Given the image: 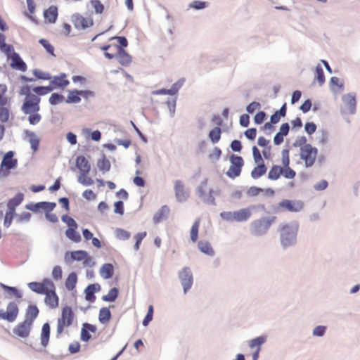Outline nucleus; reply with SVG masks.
Here are the masks:
<instances>
[{"instance_id":"nucleus-1","label":"nucleus","mask_w":360,"mask_h":360,"mask_svg":"<svg viewBox=\"0 0 360 360\" xmlns=\"http://www.w3.org/2000/svg\"><path fill=\"white\" fill-rule=\"evenodd\" d=\"M28 287L37 294L45 295V304L51 309L58 307L59 298L56 292V286L50 278H44L41 282H31Z\"/></svg>"},{"instance_id":"nucleus-2","label":"nucleus","mask_w":360,"mask_h":360,"mask_svg":"<svg viewBox=\"0 0 360 360\" xmlns=\"http://www.w3.org/2000/svg\"><path fill=\"white\" fill-rule=\"evenodd\" d=\"M20 94L25 96L22 105V111L25 114L38 112L40 110V98L31 91V86L25 85L21 87Z\"/></svg>"},{"instance_id":"nucleus-3","label":"nucleus","mask_w":360,"mask_h":360,"mask_svg":"<svg viewBox=\"0 0 360 360\" xmlns=\"http://www.w3.org/2000/svg\"><path fill=\"white\" fill-rule=\"evenodd\" d=\"M299 224L296 221L282 224L280 228L281 244L286 247L292 245L296 241Z\"/></svg>"},{"instance_id":"nucleus-4","label":"nucleus","mask_w":360,"mask_h":360,"mask_svg":"<svg viewBox=\"0 0 360 360\" xmlns=\"http://www.w3.org/2000/svg\"><path fill=\"white\" fill-rule=\"evenodd\" d=\"M76 316L70 306H65L61 311L60 317L57 321L56 336L59 338L65 331V329L71 326L75 321Z\"/></svg>"},{"instance_id":"nucleus-5","label":"nucleus","mask_w":360,"mask_h":360,"mask_svg":"<svg viewBox=\"0 0 360 360\" xmlns=\"http://www.w3.org/2000/svg\"><path fill=\"white\" fill-rule=\"evenodd\" d=\"M7 86L4 84H0V122L4 123L8 120L9 110L5 106L9 103L10 99L5 96ZM5 129L0 124V141L3 139Z\"/></svg>"},{"instance_id":"nucleus-6","label":"nucleus","mask_w":360,"mask_h":360,"mask_svg":"<svg viewBox=\"0 0 360 360\" xmlns=\"http://www.w3.org/2000/svg\"><path fill=\"white\" fill-rule=\"evenodd\" d=\"M255 207V206L252 205L234 212H223L220 214V217L222 219L230 222L245 221L251 217L252 211Z\"/></svg>"},{"instance_id":"nucleus-7","label":"nucleus","mask_w":360,"mask_h":360,"mask_svg":"<svg viewBox=\"0 0 360 360\" xmlns=\"http://www.w3.org/2000/svg\"><path fill=\"white\" fill-rule=\"evenodd\" d=\"M276 220V217L275 216L262 217L259 219L254 220L251 223V233L255 236L264 234Z\"/></svg>"},{"instance_id":"nucleus-8","label":"nucleus","mask_w":360,"mask_h":360,"mask_svg":"<svg viewBox=\"0 0 360 360\" xmlns=\"http://www.w3.org/2000/svg\"><path fill=\"white\" fill-rule=\"evenodd\" d=\"M66 262L70 261H82L84 266H94L95 262L91 256L85 250H75L67 252L65 255Z\"/></svg>"},{"instance_id":"nucleus-9","label":"nucleus","mask_w":360,"mask_h":360,"mask_svg":"<svg viewBox=\"0 0 360 360\" xmlns=\"http://www.w3.org/2000/svg\"><path fill=\"white\" fill-rule=\"evenodd\" d=\"M300 158L304 162L305 167H309L314 165L318 150L311 144H305L300 147Z\"/></svg>"},{"instance_id":"nucleus-10","label":"nucleus","mask_w":360,"mask_h":360,"mask_svg":"<svg viewBox=\"0 0 360 360\" xmlns=\"http://www.w3.org/2000/svg\"><path fill=\"white\" fill-rule=\"evenodd\" d=\"M230 162L231 165L226 172V175L231 179H235L240 176L244 160L242 157L233 154L230 156Z\"/></svg>"},{"instance_id":"nucleus-11","label":"nucleus","mask_w":360,"mask_h":360,"mask_svg":"<svg viewBox=\"0 0 360 360\" xmlns=\"http://www.w3.org/2000/svg\"><path fill=\"white\" fill-rule=\"evenodd\" d=\"M283 175L285 179H292L296 176V172L293 169H283L282 167L279 165H273L269 173L268 178L270 180L276 181Z\"/></svg>"},{"instance_id":"nucleus-12","label":"nucleus","mask_w":360,"mask_h":360,"mask_svg":"<svg viewBox=\"0 0 360 360\" xmlns=\"http://www.w3.org/2000/svg\"><path fill=\"white\" fill-rule=\"evenodd\" d=\"M18 313L19 309L17 304L11 302L8 304L6 309H0V319L8 322H14L18 316Z\"/></svg>"},{"instance_id":"nucleus-13","label":"nucleus","mask_w":360,"mask_h":360,"mask_svg":"<svg viewBox=\"0 0 360 360\" xmlns=\"http://www.w3.org/2000/svg\"><path fill=\"white\" fill-rule=\"evenodd\" d=\"M179 277L183 286L184 293L190 290L193 283V278L191 271L188 267H184L179 273Z\"/></svg>"},{"instance_id":"nucleus-14","label":"nucleus","mask_w":360,"mask_h":360,"mask_svg":"<svg viewBox=\"0 0 360 360\" xmlns=\"http://www.w3.org/2000/svg\"><path fill=\"white\" fill-rule=\"evenodd\" d=\"M278 207L291 212H297L302 210L304 205L300 200H283L279 202Z\"/></svg>"},{"instance_id":"nucleus-15","label":"nucleus","mask_w":360,"mask_h":360,"mask_svg":"<svg viewBox=\"0 0 360 360\" xmlns=\"http://www.w3.org/2000/svg\"><path fill=\"white\" fill-rule=\"evenodd\" d=\"M72 22L77 30H85L93 25V20L91 18H86L79 13L72 16Z\"/></svg>"},{"instance_id":"nucleus-16","label":"nucleus","mask_w":360,"mask_h":360,"mask_svg":"<svg viewBox=\"0 0 360 360\" xmlns=\"http://www.w3.org/2000/svg\"><path fill=\"white\" fill-rule=\"evenodd\" d=\"M174 188L176 198L179 202H184L188 198L189 193L185 188L184 184L182 181H175Z\"/></svg>"},{"instance_id":"nucleus-17","label":"nucleus","mask_w":360,"mask_h":360,"mask_svg":"<svg viewBox=\"0 0 360 360\" xmlns=\"http://www.w3.org/2000/svg\"><path fill=\"white\" fill-rule=\"evenodd\" d=\"M32 326L28 322L22 321L13 328V332L16 337L27 338L30 335Z\"/></svg>"},{"instance_id":"nucleus-18","label":"nucleus","mask_w":360,"mask_h":360,"mask_svg":"<svg viewBox=\"0 0 360 360\" xmlns=\"http://www.w3.org/2000/svg\"><path fill=\"white\" fill-rule=\"evenodd\" d=\"M14 153L13 151L7 152L1 163V168L6 170H10L17 166L18 160L13 158Z\"/></svg>"},{"instance_id":"nucleus-19","label":"nucleus","mask_w":360,"mask_h":360,"mask_svg":"<svg viewBox=\"0 0 360 360\" xmlns=\"http://www.w3.org/2000/svg\"><path fill=\"white\" fill-rule=\"evenodd\" d=\"M101 49L104 51L105 56L108 59L115 58L119 51H121V46L118 44H110L101 46Z\"/></svg>"},{"instance_id":"nucleus-20","label":"nucleus","mask_w":360,"mask_h":360,"mask_svg":"<svg viewBox=\"0 0 360 360\" xmlns=\"http://www.w3.org/2000/svg\"><path fill=\"white\" fill-rule=\"evenodd\" d=\"M67 76L65 73H61L58 76H55L50 82V86L53 88V90L57 88H65L66 87L70 82L66 79Z\"/></svg>"},{"instance_id":"nucleus-21","label":"nucleus","mask_w":360,"mask_h":360,"mask_svg":"<svg viewBox=\"0 0 360 360\" xmlns=\"http://www.w3.org/2000/svg\"><path fill=\"white\" fill-rule=\"evenodd\" d=\"M10 59L11 60V66L12 68L21 72H25L27 70V65L18 53H13Z\"/></svg>"},{"instance_id":"nucleus-22","label":"nucleus","mask_w":360,"mask_h":360,"mask_svg":"<svg viewBox=\"0 0 360 360\" xmlns=\"http://www.w3.org/2000/svg\"><path fill=\"white\" fill-rule=\"evenodd\" d=\"M184 83L183 80H179L178 82H175L171 89H161L159 90L153 91L152 92V94L153 95H159V94H168V95H175L179 89L182 86Z\"/></svg>"},{"instance_id":"nucleus-23","label":"nucleus","mask_w":360,"mask_h":360,"mask_svg":"<svg viewBox=\"0 0 360 360\" xmlns=\"http://www.w3.org/2000/svg\"><path fill=\"white\" fill-rule=\"evenodd\" d=\"M58 15V8L56 6H51L44 11L45 21L49 23H55Z\"/></svg>"},{"instance_id":"nucleus-24","label":"nucleus","mask_w":360,"mask_h":360,"mask_svg":"<svg viewBox=\"0 0 360 360\" xmlns=\"http://www.w3.org/2000/svg\"><path fill=\"white\" fill-rule=\"evenodd\" d=\"M76 167L81 173H89L91 170V165L88 160L83 155H79L76 159Z\"/></svg>"},{"instance_id":"nucleus-25","label":"nucleus","mask_w":360,"mask_h":360,"mask_svg":"<svg viewBox=\"0 0 360 360\" xmlns=\"http://www.w3.org/2000/svg\"><path fill=\"white\" fill-rule=\"evenodd\" d=\"M39 314V309L35 305H30L28 306L26 313H25V319L24 321L28 322L31 325H32L34 319L37 317Z\"/></svg>"},{"instance_id":"nucleus-26","label":"nucleus","mask_w":360,"mask_h":360,"mask_svg":"<svg viewBox=\"0 0 360 360\" xmlns=\"http://www.w3.org/2000/svg\"><path fill=\"white\" fill-rule=\"evenodd\" d=\"M115 58L122 66H129L132 60L131 56L122 47Z\"/></svg>"},{"instance_id":"nucleus-27","label":"nucleus","mask_w":360,"mask_h":360,"mask_svg":"<svg viewBox=\"0 0 360 360\" xmlns=\"http://www.w3.org/2000/svg\"><path fill=\"white\" fill-rule=\"evenodd\" d=\"M345 107L350 113H354L356 107V98L352 94L345 95L342 98Z\"/></svg>"},{"instance_id":"nucleus-28","label":"nucleus","mask_w":360,"mask_h":360,"mask_svg":"<svg viewBox=\"0 0 360 360\" xmlns=\"http://www.w3.org/2000/svg\"><path fill=\"white\" fill-rule=\"evenodd\" d=\"M169 213V208L167 205L162 206L153 216L155 223H159L165 219Z\"/></svg>"},{"instance_id":"nucleus-29","label":"nucleus","mask_w":360,"mask_h":360,"mask_svg":"<svg viewBox=\"0 0 360 360\" xmlns=\"http://www.w3.org/2000/svg\"><path fill=\"white\" fill-rule=\"evenodd\" d=\"M50 336V326L48 323H45L42 326L41 333V344L43 347H46L49 344Z\"/></svg>"},{"instance_id":"nucleus-30","label":"nucleus","mask_w":360,"mask_h":360,"mask_svg":"<svg viewBox=\"0 0 360 360\" xmlns=\"http://www.w3.org/2000/svg\"><path fill=\"white\" fill-rule=\"evenodd\" d=\"M114 274V267L111 264H104L100 269V275L104 279L110 278Z\"/></svg>"},{"instance_id":"nucleus-31","label":"nucleus","mask_w":360,"mask_h":360,"mask_svg":"<svg viewBox=\"0 0 360 360\" xmlns=\"http://www.w3.org/2000/svg\"><path fill=\"white\" fill-rule=\"evenodd\" d=\"M22 193H18L13 198L10 199L7 203L8 210L15 212V207L18 206L23 200Z\"/></svg>"},{"instance_id":"nucleus-32","label":"nucleus","mask_w":360,"mask_h":360,"mask_svg":"<svg viewBox=\"0 0 360 360\" xmlns=\"http://www.w3.org/2000/svg\"><path fill=\"white\" fill-rule=\"evenodd\" d=\"M266 167L264 163H258L257 166H256L251 172V176L254 179H257L260 178L262 176L266 174Z\"/></svg>"},{"instance_id":"nucleus-33","label":"nucleus","mask_w":360,"mask_h":360,"mask_svg":"<svg viewBox=\"0 0 360 360\" xmlns=\"http://www.w3.org/2000/svg\"><path fill=\"white\" fill-rule=\"evenodd\" d=\"M198 247L202 252L209 256H212L214 253L211 244L207 240L199 241Z\"/></svg>"},{"instance_id":"nucleus-34","label":"nucleus","mask_w":360,"mask_h":360,"mask_svg":"<svg viewBox=\"0 0 360 360\" xmlns=\"http://www.w3.org/2000/svg\"><path fill=\"white\" fill-rule=\"evenodd\" d=\"M101 290V286L98 283L89 285L84 290L86 299L91 300L94 298V293Z\"/></svg>"},{"instance_id":"nucleus-35","label":"nucleus","mask_w":360,"mask_h":360,"mask_svg":"<svg viewBox=\"0 0 360 360\" xmlns=\"http://www.w3.org/2000/svg\"><path fill=\"white\" fill-rule=\"evenodd\" d=\"M77 283V276L75 272L70 273L67 277L65 285V288L69 290H72L75 287Z\"/></svg>"},{"instance_id":"nucleus-36","label":"nucleus","mask_w":360,"mask_h":360,"mask_svg":"<svg viewBox=\"0 0 360 360\" xmlns=\"http://www.w3.org/2000/svg\"><path fill=\"white\" fill-rule=\"evenodd\" d=\"M111 313L109 308L103 307L99 311L98 319L103 324H107L110 321Z\"/></svg>"},{"instance_id":"nucleus-37","label":"nucleus","mask_w":360,"mask_h":360,"mask_svg":"<svg viewBox=\"0 0 360 360\" xmlns=\"http://www.w3.org/2000/svg\"><path fill=\"white\" fill-rule=\"evenodd\" d=\"M77 228H71L68 229L65 231V235L67 238L75 243H79L82 240L81 236L78 231H77Z\"/></svg>"},{"instance_id":"nucleus-38","label":"nucleus","mask_w":360,"mask_h":360,"mask_svg":"<svg viewBox=\"0 0 360 360\" xmlns=\"http://www.w3.org/2000/svg\"><path fill=\"white\" fill-rule=\"evenodd\" d=\"M97 167L99 169V170L103 172H106L110 170L111 165L110 161L107 159L105 155H103L102 158L98 160Z\"/></svg>"},{"instance_id":"nucleus-39","label":"nucleus","mask_w":360,"mask_h":360,"mask_svg":"<svg viewBox=\"0 0 360 360\" xmlns=\"http://www.w3.org/2000/svg\"><path fill=\"white\" fill-rule=\"evenodd\" d=\"M26 136L28 138L32 149L34 151L37 150L39 144V139L37 136L32 131H26Z\"/></svg>"},{"instance_id":"nucleus-40","label":"nucleus","mask_w":360,"mask_h":360,"mask_svg":"<svg viewBox=\"0 0 360 360\" xmlns=\"http://www.w3.org/2000/svg\"><path fill=\"white\" fill-rule=\"evenodd\" d=\"M200 220L198 219L193 224L191 231H190V237L191 240L193 243H195L198 238V231L200 228Z\"/></svg>"},{"instance_id":"nucleus-41","label":"nucleus","mask_w":360,"mask_h":360,"mask_svg":"<svg viewBox=\"0 0 360 360\" xmlns=\"http://www.w3.org/2000/svg\"><path fill=\"white\" fill-rule=\"evenodd\" d=\"M53 91V88L49 86H37L31 88V91L37 96H44Z\"/></svg>"},{"instance_id":"nucleus-42","label":"nucleus","mask_w":360,"mask_h":360,"mask_svg":"<svg viewBox=\"0 0 360 360\" xmlns=\"http://www.w3.org/2000/svg\"><path fill=\"white\" fill-rule=\"evenodd\" d=\"M221 130L220 127H216L209 132V138L213 143H216L219 141L221 139Z\"/></svg>"},{"instance_id":"nucleus-43","label":"nucleus","mask_w":360,"mask_h":360,"mask_svg":"<svg viewBox=\"0 0 360 360\" xmlns=\"http://www.w3.org/2000/svg\"><path fill=\"white\" fill-rule=\"evenodd\" d=\"M81 101L78 90L69 91L66 102L68 103H77Z\"/></svg>"},{"instance_id":"nucleus-44","label":"nucleus","mask_w":360,"mask_h":360,"mask_svg":"<svg viewBox=\"0 0 360 360\" xmlns=\"http://www.w3.org/2000/svg\"><path fill=\"white\" fill-rule=\"evenodd\" d=\"M118 293V289L117 288H113L109 290L107 295H103L102 299L105 302H114L117 299Z\"/></svg>"},{"instance_id":"nucleus-45","label":"nucleus","mask_w":360,"mask_h":360,"mask_svg":"<svg viewBox=\"0 0 360 360\" xmlns=\"http://www.w3.org/2000/svg\"><path fill=\"white\" fill-rule=\"evenodd\" d=\"M88 174L89 173L79 174L77 177L78 182L86 186L92 185L94 181L92 178L87 176Z\"/></svg>"},{"instance_id":"nucleus-46","label":"nucleus","mask_w":360,"mask_h":360,"mask_svg":"<svg viewBox=\"0 0 360 360\" xmlns=\"http://www.w3.org/2000/svg\"><path fill=\"white\" fill-rule=\"evenodd\" d=\"M314 80H316L320 86L323 85L325 82L323 70L319 65L316 67Z\"/></svg>"},{"instance_id":"nucleus-47","label":"nucleus","mask_w":360,"mask_h":360,"mask_svg":"<svg viewBox=\"0 0 360 360\" xmlns=\"http://www.w3.org/2000/svg\"><path fill=\"white\" fill-rule=\"evenodd\" d=\"M0 50L4 52L8 58L12 56L13 53H16L14 51L13 46L11 44H6V41H4L2 44H1Z\"/></svg>"},{"instance_id":"nucleus-48","label":"nucleus","mask_w":360,"mask_h":360,"mask_svg":"<svg viewBox=\"0 0 360 360\" xmlns=\"http://www.w3.org/2000/svg\"><path fill=\"white\" fill-rule=\"evenodd\" d=\"M282 155V159L281 162L283 165L282 168L283 169H292L290 167V157H289V150H283L281 153Z\"/></svg>"},{"instance_id":"nucleus-49","label":"nucleus","mask_w":360,"mask_h":360,"mask_svg":"<svg viewBox=\"0 0 360 360\" xmlns=\"http://www.w3.org/2000/svg\"><path fill=\"white\" fill-rule=\"evenodd\" d=\"M266 341V337L265 336H259L255 339H252L250 343L249 346L250 348L253 349L255 347H257L260 349L261 345L264 344Z\"/></svg>"},{"instance_id":"nucleus-50","label":"nucleus","mask_w":360,"mask_h":360,"mask_svg":"<svg viewBox=\"0 0 360 360\" xmlns=\"http://www.w3.org/2000/svg\"><path fill=\"white\" fill-rule=\"evenodd\" d=\"M33 75L38 79L44 80L51 79V76L49 73L43 72L41 70L35 69L33 70Z\"/></svg>"},{"instance_id":"nucleus-51","label":"nucleus","mask_w":360,"mask_h":360,"mask_svg":"<svg viewBox=\"0 0 360 360\" xmlns=\"http://www.w3.org/2000/svg\"><path fill=\"white\" fill-rule=\"evenodd\" d=\"M147 233L146 231L138 233L136 234L134 237L135 239V244H134V250H139L140 248V245L143 240V239L146 236Z\"/></svg>"},{"instance_id":"nucleus-52","label":"nucleus","mask_w":360,"mask_h":360,"mask_svg":"<svg viewBox=\"0 0 360 360\" xmlns=\"http://www.w3.org/2000/svg\"><path fill=\"white\" fill-rule=\"evenodd\" d=\"M15 215V212L8 210L5 214L4 224L6 227H9L12 223V220Z\"/></svg>"},{"instance_id":"nucleus-53","label":"nucleus","mask_w":360,"mask_h":360,"mask_svg":"<svg viewBox=\"0 0 360 360\" xmlns=\"http://www.w3.org/2000/svg\"><path fill=\"white\" fill-rule=\"evenodd\" d=\"M153 306L150 305L148 307V312L146 316H145L144 319L143 320V325L144 326H147L148 323L152 321L153 316Z\"/></svg>"},{"instance_id":"nucleus-54","label":"nucleus","mask_w":360,"mask_h":360,"mask_svg":"<svg viewBox=\"0 0 360 360\" xmlns=\"http://www.w3.org/2000/svg\"><path fill=\"white\" fill-rule=\"evenodd\" d=\"M91 4L98 14H101L104 11V6L99 0H91Z\"/></svg>"},{"instance_id":"nucleus-55","label":"nucleus","mask_w":360,"mask_h":360,"mask_svg":"<svg viewBox=\"0 0 360 360\" xmlns=\"http://www.w3.org/2000/svg\"><path fill=\"white\" fill-rule=\"evenodd\" d=\"M62 220H63V222H65L68 226V229H71V228L73 229V228H77L78 227V225H77V222L71 217H69L68 215H64L62 217Z\"/></svg>"},{"instance_id":"nucleus-56","label":"nucleus","mask_w":360,"mask_h":360,"mask_svg":"<svg viewBox=\"0 0 360 360\" xmlns=\"http://www.w3.org/2000/svg\"><path fill=\"white\" fill-rule=\"evenodd\" d=\"M28 114L30 115L28 117V121L30 124L34 125L40 122L41 117L38 112H30Z\"/></svg>"},{"instance_id":"nucleus-57","label":"nucleus","mask_w":360,"mask_h":360,"mask_svg":"<svg viewBox=\"0 0 360 360\" xmlns=\"http://www.w3.org/2000/svg\"><path fill=\"white\" fill-rule=\"evenodd\" d=\"M116 236L117 238H119L120 240H128L130 238L131 234L127 231H125V230L121 229H118L116 230Z\"/></svg>"},{"instance_id":"nucleus-58","label":"nucleus","mask_w":360,"mask_h":360,"mask_svg":"<svg viewBox=\"0 0 360 360\" xmlns=\"http://www.w3.org/2000/svg\"><path fill=\"white\" fill-rule=\"evenodd\" d=\"M252 155H253L254 161L256 164L264 163V160L262 159V155L260 153V151L256 146L252 147Z\"/></svg>"},{"instance_id":"nucleus-59","label":"nucleus","mask_w":360,"mask_h":360,"mask_svg":"<svg viewBox=\"0 0 360 360\" xmlns=\"http://www.w3.org/2000/svg\"><path fill=\"white\" fill-rule=\"evenodd\" d=\"M51 275L54 280H60L63 276V271L61 267L60 266H55L53 268Z\"/></svg>"},{"instance_id":"nucleus-60","label":"nucleus","mask_w":360,"mask_h":360,"mask_svg":"<svg viewBox=\"0 0 360 360\" xmlns=\"http://www.w3.org/2000/svg\"><path fill=\"white\" fill-rule=\"evenodd\" d=\"M39 43L44 46L49 53L53 56L54 55V48L48 40L41 39L39 40Z\"/></svg>"},{"instance_id":"nucleus-61","label":"nucleus","mask_w":360,"mask_h":360,"mask_svg":"<svg viewBox=\"0 0 360 360\" xmlns=\"http://www.w3.org/2000/svg\"><path fill=\"white\" fill-rule=\"evenodd\" d=\"M63 98L64 97L63 95L54 93L49 98V102L51 105H57L59 103H61Z\"/></svg>"},{"instance_id":"nucleus-62","label":"nucleus","mask_w":360,"mask_h":360,"mask_svg":"<svg viewBox=\"0 0 360 360\" xmlns=\"http://www.w3.org/2000/svg\"><path fill=\"white\" fill-rule=\"evenodd\" d=\"M328 140H329V135H328V132L325 130H322L321 131V135L319 138V144L324 146L326 143H328Z\"/></svg>"},{"instance_id":"nucleus-63","label":"nucleus","mask_w":360,"mask_h":360,"mask_svg":"<svg viewBox=\"0 0 360 360\" xmlns=\"http://www.w3.org/2000/svg\"><path fill=\"white\" fill-rule=\"evenodd\" d=\"M206 6L207 3L201 1H194L190 4V7L196 10L205 8Z\"/></svg>"},{"instance_id":"nucleus-64","label":"nucleus","mask_w":360,"mask_h":360,"mask_svg":"<svg viewBox=\"0 0 360 360\" xmlns=\"http://www.w3.org/2000/svg\"><path fill=\"white\" fill-rule=\"evenodd\" d=\"M304 129L308 134L311 135L316 131V125L314 122H307Z\"/></svg>"}]
</instances>
